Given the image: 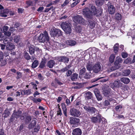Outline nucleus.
I'll return each instance as SVG.
<instances>
[{
    "instance_id": "nucleus-17",
    "label": "nucleus",
    "mask_w": 135,
    "mask_h": 135,
    "mask_svg": "<svg viewBox=\"0 0 135 135\" xmlns=\"http://www.w3.org/2000/svg\"><path fill=\"white\" fill-rule=\"evenodd\" d=\"M103 94L105 96L108 97L110 95V89L104 88L103 89Z\"/></svg>"
},
{
    "instance_id": "nucleus-49",
    "label": "nucleus",
    "mask_w": 135,
    "mask_h": 135,
    "mask_svg": "<svg viewBox=\"0 0 135 135\" xmlns=\"http://www.w3.org/2000/svg\"><path fill=\"white\" fill-rule=\"evenodd\" d=\"M72 73V71L71 70H68L66 73V75L67 76H69L71 75Z\"/></svg>"
},
{
    "instance_id": "nucleus-48",
    "label": "nucleus",
    "mask_w": 135,
    "mask_h": 135,
    "mask_svg": "<svg viewBox=\"0 0 135 135\" xmlns=\"http://www.w3.org/2000/svg\"><path fill=\"white\" fill-rule=\"evenodd\" d=\"M94 92L96 96L100 94L99 91L97 89L94 90Z\"/></svg>"
},
{
    "instance_id": "nucleus-14",
    "label": "nucleus",
    "mask_w": 135,
    "mask_h": 135,
    "mask_svg": "<svg viewBox=\"0 0 135 135\" xmlns=\"http://www.w3.org/2000/svg\"><path fill=\"white\" fill-rule=\"evenodd\" d=\"M101 70V66L99 64H97L95 65L93 67V71L97 73L100 71Z\"/></svg>"
},
{
    "instance_id": "nucleus-52",
    "label": "nucleus",
    "mask_w": 135,
    "mask_h": 135,
    "mask_svg": "<svg viewBox=\"0 0 135 135\" xmlns=\"http://www.w3.org/2000/svg\"><path fill=\"white\" fill-rule=\"evenodd\" d=\"M122 56L123 58H125L127 57L128 54L126 52H122Z\"/></svg>"
},
{
    "instance_id": "nucleus-13",
    "label": "nucleus",
    "mask_w": 135,
    "mask_h": 135,
    "mask_svg": "<svg viewBox=\"0 0 135 135\" xmlns=\"http://www.w3.org/2000/svg\"><path fill=\"white\" fill-rule=\"evenodd\" d=\"M9 10L8 9H3L0 12V16L5 17L8 15Z\"/></svg>"
},
{
    "instance_id": "nucleus-10",
    "label": "nucleus",
    "mask_w": 135,
    "mask_h": 135,
    "mask_svg": "<svg viewBox=\"0 0 135 135\" xmlns=\"http://www.w3.org/2000/svg\"><path fill=\"white\" fill-rule=\"evenodd\" d=\"M69 122L71 124H73V126L77 125L80 122V119L78 118L71 117L69 118Z\"/></svg>"
},
{
    "instance_id": "nucleus-46",
    "label": "nucleus",
    "mask_w": 135,
    "mask_h": 135,
    "mask_svg": "<svg viewBox=\"0 0 135 135\" xmlns=\"http://www.w3.org/2000/svg\"><path fill=\"white\" fill-rule=\"evenodd\" d=\"M85 68H83L81 69L80 70L79 72V75H83L85 72Z\"/></svg>"
},
{
    "instance_id": "nucleus-31",
    "label": "nucleus",
    "mask_w": 135,
    "mask_h": 135,
    "mask_svg": "<svg viewBox=\"0 0 135 135\" xmlns=\"http://www.w3.org/2000/svg\"><path fill=\"white\" fill-rule=\"evenodd\" d=\"M88 22L89 23L88 25L90 27L91 29L93 28L95 26V24L93 22L90 21H89Z\"/></svg>"
},
{
    "instance_id": "nucleus-26",
    "label": "nucleus",
    "mask_w": 135,
    "mask_h": 135,
    "mask_svg": "<svg viewBox=\"0 0 135 135\" xmlns=\"http://www.w3.org/2000/svg\"><path fill=\"white\" fill-rule=\"evenodd\" d=\"M91 73L90 72L88 73H86L83 75L84 78L86 79H90L91 77Z\"/></svg>"
},
{
    "instance_id": "nucleus-40",
    "label": "nucleus",
    "mask_w": 135,
    "mask_h": 135,
    "mask_svg": "<svg viewBox=\"0 0 135 135\" xmlns=\"http://www.w3.org/2000/svg\"><path fill=\"white\" fill-rule=\"evenodd\" d=\"M21 112L20 111H18L15 113L14 115H15V117L16 118L19 117L21 115Z\"/></svg>"
},
{
    "instance_id": "nucleus-5",
    "label": "nucleus",
    "mask_w": 135,
    "mask_h": 135,
    "mask_svg": "<svg viewBox=\"0 0 135 135\" xmlns=\"http://www.w3.org/2000/svg\"><path fill=\"white\" fill-rule=\"evenodd\" d=\"M122 59L119 56L117 57L116 60L114 63V67H112L111 70L112 71L118 69L121 66L120 63L122 62Z\"/></svg>"
},
{
    "instance_id": "nucleus-25",
    "label": "nucleus",
    "mask_w": 135,
    "mask_h": 135,
    "mask_svg": "<svg viewBox=\"0 0 135 135\" xmlns=\"http://www.w3.org/2000/svg\"><path fill=\"white\" fill-rule=\"evenodd\" d=\"M46 63V60L45 59H42L40 64L39 67L40 68L42 69L45 67Z\"/></svg>"
},
{
    "instance_id": "nucleus-63",
    "label": "nucleus",
    "mask_w": 135,
    "mask_h": 135,
    "mask_svg": "<svg viewBox=\"0 0 135 135\" xmlns=\"http://www.w3.org/2000/svg\"><path fill=\"white\" fill-rule=\"evenodd\" d=\"M122 108V107L121 105H119L117 106L116 107L115 109L117 110V111L119 109H121Z\"/></svg>"
},
{
    "instance_id": "nucleus-53",
    "label": "nucleus",
    "mask_w": 135,
    "mask_h": 135,
    "mask_svg": "<svg viewBox=\"0 0 135 135\" xmlns=\"http://www.w3.org/2000/svg\"><path fill=\"white\" fill-rule=\"evenodd\" d=\"M57 114L58 115H61L62 114L61 110L59 107L57 111Z\"/></svg>"
},
{
    "instance_id": "nucleus-9",
    "label": "nucleus",
    "mask_w": 135,
    "mask_h": 135,
    "mask_svg": "<svg viewBox=\"0 0 135 135\" xmlns=\"http://www.w3.org/2000/svg\"><path fill=\"white\" fill-rule=\"evenodd\" d=\"M73 21L76 23H83L85 22V20L80 16H75L73 19Z\"/></svg>"
},
{
    "instance_id": "nucleus-59",
    "label": "nucleus",
    "mask_w": 135,
    "mask_h": 135,
    "mask_svg": "<svg viewBox=\"0 0 135 135\" xmlns=\"http://www.w3.org/2000/svg\"><path fill=\"white\" fill-rule=\"evenodd\" d=\"M55 1H53V2H51L49 4H48L46 6V7H49L50 6H52V4H54V3H55Z\"/></svg>"
},
{
    "instance_id": "nucleus-64",
    "label": "nucleus",
    "mask_w": 135,
    "mask_h": 135,
    "mask_svg": "<svg viewBox=\"0 0 135 135\" xmlns=\"http://www.w3.org/2000/svg\"><path fill=\"white\" fill-rule=\"evenodd\" d=\"M3 43H4V44H7L8 43H9V44L8 42V40L6 39H5L3 41Z\"/></svg>"
},
{
    "instance_id": "nucleus-19",
    "label": "nucleus",
    "mask_w": 135,
    "mask_h": 135,
    "mask_svg": "<svg viewBox=\"0 0 135 135\" xmlns=\"http://www.w3.org/2000/svg\"><path fill=\"white\" fill-rule=\"evenodd\" d=\"M31 89H29L26 90H22L21 91V94L23 95H29L32 93Z\"/></svg>"
},
{
    "instance_id": "nucleus-45",
    "label": "nucleus",
    "mask_w": 135,
    "mask_h": 135,
    "mask_svg": "<svg viewBox=\"0 0 135 135\" xmlns=\"http://www.w3.org/2000/svg\"><path fill=\"white\" fill-rule=\"evenodd\" d=\"M17 74L16 79H18L22 77V74L21 73L17 72Z\"/></svg>"
},
{
    "instance_id": "nucleus-51",
    "label": "nucleus",
    "mask_w": 135,
    "mask_h": 135,
    "mask_svg": "<svg viewBox=\"0 0 135 135\" xmlns=\"http://www.w3.org/2000/svg\"><path fill=\"white\" fill-rule=\"evenodd\" d=\"M38 79L41 80H43L44 78V77L42 76L41 74H39L38 75Z\"/></svg>"
},
{
    "instance_id": "nucleus-35",
    "label": "nucleus",
    "mask_w": 135,
    "mask_h": 135,
    "mask_svg": "<svg viewBox=\"0 0 135 135\" xmlns=\"http://www.w3.org/2000/svg\"><path fill=\"white\" fill-rule=\"evenodd\" d=\"M115 57V56L113 54H112L110 56L109 58V61L111 63H112L113 62Z\"/></svg>"
},
{
    "instance_id": "nucleus-27",
    "label": "nucleus",
    "mask_w": 135,
    "mask_h": 135,
    "mask_svg": "<svg viewBox=\"0 0 135 135\" xmlns=\"http://www.w3.org/2000/svg\"><path fill=\"white\" fill-rule=\"evenodd\" d=\"M61 105L62 109L63 111V113L64 115L66 117L67 116L66 113L67 108L64 104H62Z\"/></svg>"
},
{
    "instance_id": "nucleus-58",
    "label": "nucleus",
    "mask_w": 135,
    "mask_h": 135,
    "mask_svg": "<svg viewBox=\"0 0 135 135\" xmlns=\"http://www.w3.org/2000/svg\"><path fill=\"white\" fill-rule=\"evenodd\" d=\"M0 47L2 50H3L5 49V45L4 44H0Z\"/></svg>"
},
{
    "instance_id": "nucleus-34",
    "label": "nucleus",
    "mask_w": 135,
    "mask_h": 135,
    "mask_svg": "<svg viewBox=\"0 0 135 135\" xmlns=\"http://www.w3.org/2000/svg\"><path fill=\"white\" fill-rule=\"evenodd\" d=\"M35 49L34 48V46H30L29 48V52L30 54H33L35 51Z\"/></svg>"
},
{
    "instance_id": "nucleus-32",
    "label": "nucleus",
    "mask_w": 135,
    "mask_h": 135,
    "mask_svg": "<svg viewBox=\"0 0 135 135\" xmlns=\"http://www.w3.org/2000/svg\"><path fill=\"white\" fill-rule=\"evenodd\" d=\"M122 17L121 15L119 13H117L115 15V19L117 20H120L122 18Z\"/></svg>"
},
{
    "instance_id": "nucleus-43",
    "label": "nucleus",
    "mask_w": 135,
    "mask_h": 135,
    "mask_svg": "<svg viewBox=\"0 0 135 135\" xmlns=\"http://www.w3.org/2000/svg\"><path fill=\"white\" fill-rule=\"evenodd\" d=\"M131 61V59L130 58H128L124 61V62L126 64L130 63Z\"/></svg>"
},
{
    "instance_id": "nucleus-61",
    "label": "nucleus",
    "mask_w": 135,
    "mask_h": 135,
    "mask_svg": "<svg viewBox=\"0 0 135 135\" xmlns=\"http://www.w3.org/2000/svg\"><path fill=\"white\" fill-rule=\"evenodd\" d=\"M24 9L21 8H20L18 9V12L19 13H22Z\"/></svg>"
},
{
    "instance_id": "nucleus-56",
    "label": "nucleus",
    "mask_w": 135,
    "mask_h": 135,
    "mask_svg": "<svg viewBox=\"0 0 135 135\" xmlns=\"http://www.w3.org/2000/svg\"><path fill=\"white\" fill-rule=\"evenodd\" d=\"M4 34L6 36H9L11 34V33L9 31H6L4 32Z\"/></svg>"
},
{
    "instance_id": "nucleus-21",
    "label": "nucleus",
    "mask_w": 135,
    "mask_h": 135,
    "mask_svg": "<svg viewBox=\"0 0 135 135\" xmlns=\"http://www.w3.org/2000/svg\"><path fill=\"white\" fill-rule=\"evenodd\" d=\"M55 44L57 46V48H59L60 49L65 47L66 46L65 43H59L58 42H55Z\"/></svg>"
},
{
    "instance_id": "nucleus-47",
    "label": "nucleus",
    "mask_w": 135,
    "mask_h": 135,
    "mask_svg": "<svg viewBox=\"0 0 135 135\" xmlns=\"http://www.w3.org/2000/svg\"><path fill=\"white\" fill-rule=\"evenodd\" d=\"M104 78V77H101L98 78H95L94 79L91 80V81L92 83H93L97 81L100 79L103 78Z\"/></svg>"
},
{
    "instance_id": "nucleus-23",
    "label": "nucleus",
    "mask_w": 135,
    "mask_h": 135,
    "mask_svg": "<svg viewBox=\"0 0 135 135\" xmlns=\"http://www.w3.org/2000/svg\"><path fill=\"white\" fill-rule=\"evenodd\" d=\"M6 48L8 50H11L14 49L15 46L12 43H9L6 46Z\"/></svg>"
},
{
    "instance_id": "nucleus-30",
    "label": "nucleus",
    "mask_w": 135,
    "mask_h": 135,
    "mask_svg": "<svg viewBox=\"0 0 135 135\" xmlns=\"http://www.w3.org/2000/svg\"><path fill=\"white\" fill-rule=\"evenodd\" d=\"M38 64V61L37 60H35L32 63L31 67L33 68H35L37 66Z\"/></svg>"
},
{
    "instance_id": "nucleus-12",
    "label": "nucleus",
    "mask_w": 135,
    "mask_h": 135,
    "mask_svg": "<svg viewBox=\"0 0 135 135\" xmlns=\"http://www.w3.org/2000/svg\"><path fill=\"white\" fill-rule=\"evenodd\" d=\"M91 121L94 123L100 122L102 120V118L100 115H98L96 117H93L90 118Z\"/></svg>"
},
{
    "instance_id": "nucleus-39",
    "label": "nucleus",
    "mask_w": 135,
    "mask_h": 135,
    "mask_svg": "<svg viewBox=\"0 0 135 135\" xmlns=\"http://www.w3.org/2000/svg\"><path fill=\"white\" fill-rule=\"evenodd\" d=\"M118 43L116 44L114 46V51L115 53H116L118 51Z\"/></svg>"
},
{
    "instance_id": "nucleus-24",
    "label": "nucleus",
    "mask_w": 135,
    "mask_h": 135,
    "mask_svg": "<svg viewBox=\"0 0 135 135\" xmlns=\"http://www.w3.org/2000/svg\"><path fill=\"white\" fill-rule=\"evenodd\" d=\"M78 75L76 73L73 74L70 76V79L73 81H76L78 78Z\"/></svg>"
},
{
    "instance_id": "nucleus-18",
    "label": "nucleus",
    "mask_w": 135,
    "mask_h": 135,
    "mask_svg": "<svg viewBox=\"0 0 135 135\" xmlns=\"http://www.w3.org/2000/svg\"><path fill=\"white\" fill-rule=\"evenodd\" d=\"M58 60L60 62H63L64 63H68L69 61L68 58L65 56L59 57Z\"/></svg>"
},
{
    "instance_id": "nucleus-2",
    "label": "nucleus",
    "mask_w": 135,
    "mask_h": 135,
    "mask_svg": "<svg viewBox=\"0 0 135 135\" xmlns=\"http://www.w3.org/2000/svg\"><path fill=\"white\" fill-rule=\"evenodd\" d=\"M62 28L67 34H69L72 31L71 24L68 22H64L61 24Z\"/></svg>"
},
{
    "instance_id": "nucleus-41",
    "label": "nucleus",
    "mask_w": 135,
    "mask_h": 135,
    "mask_svg": "<svg viewBox=\"0 0 135 135\" xmlns=\"http://www.w3.org/2000/svg\"><path fill=\"white\" fill-rule=\"evenodd\" d=\"M24 57L27 60H29L30 59V57L29 54L26 52L25 53Z\"/></svg>"
},
{
    "instance_id": "nucleus-42",
    "label": "nucleus",
    "mask_w": 135,
    "mask_h": 135,
    "mask_svg": "<svg viewBox=\"0 0 135 135\" xmlns=\"http://www.w3.org/2000/svg\"><path fill=\"white\" fill-rule=\"evenodd\" d=\"M20 39V37L18 36H16L15 37L14 41L16 43H18Z\"/></svg>"
},
{
    "instance_id": "nucleus-4",
    "label": "nucleus",
    "mask_w": 135,
    "mask_h": 135,
    "mask_svg": "<svg viewBox=\"0 0 135 135\" xmlns=\"http://www.w3.org/2000/svg\"><path fill=\"white\" fill-rule=\"evenodd\" d=\"M50 33L51 36L57 37L62 35V32L60 29L53 27L51 29Z\"/></svg>"
},
{
    "instance_id": "nucleus-1",
    "label": "nucleus",
    "mask_w": 135,
    "mask_h": 135,
    "mask_svg": "<svg viewBox=\"0 0 135 135\" xmlns=\"http://www.w3.org/2000/svg\"><path fill=\"white\" fill-rule=\"evenodd\" d=\"M83 14L86 17L91 18L92 17L97 13L96 9L94 6H92L90 9L85 8L83 9Z\"/></svg>"
},
{
    "instance_id": "nucleus-36",
    "label": "nucleus",
    "mask_w": 135,
    "mask_h": 135,
    "mask_svg": "<svg viewBox=\"0 0 135 135\" xmlns=\"http://www.w3.org/2000/svg\"><path fill=\"white\" fill-rule=\"evenodd\" d=\"M68 44L70 46H74L76 44V42L74 40H70L68 41Z\"/></svg>"
},
{
    "instance_id": "nucleus-16",
    "label": "nucleus",
    "mask_w": 135,
    "mask_h": 135,
    "mask_svg": "<svg viewBox=\"0 0 135 135\" xmlns=\"http://www.w3.org/2000/svg\"><path fill=\"white\" fill-rule=\"evenodd\" d=\"M55 64V61L53 60H50L47 62L46 65L49 68H52L54 66Z\"/></svg>"
},
{
    "instance_id": "nucleus-33",
    "label": "nucleus",
    "mask_w": 135,
    "mask_h": 135,
    "mask_svg": "<svg viewBox=\"0 0 135 135\" xmlns=\"http://www.w3.org/2000/svg\"><path fill=\"white\" fill-rule=\"evenodd\" d=\"M92 65L91 63H87L86 68L88 70L90 71L92 70Z\"/></svg>"
},
{
    "instance_id": "nucleus-37",
    "label": "nucleus",
    "mask_w": 135,
    "mask_h": 135,
    "mask_svg": "<svg viewBox=\"0 0 135 135\" xmlns=\"http://www.w3.org/2000/svg\"><path fill=\"white\" fill-rule=\"evenodd\" d=\"M71 65H69L68 66H66L65 68L62 69H61L60 71L62 72H64L68 70L71 67Z\"/></svg>"
},
{
    "instance_id": "nucleus-8",
    "label": "nucleus",
    "mask_w": 135,
    "mask_h": 135,
    "mask_svg": "<svg viewBox=\"0 0 135 135\" xmlns=\"http://www.w3.org/2000/svg\"><path fill=\"white\" fill-rule=\"evenodd\" d=\"M120 81V80L118 79L115 80L111 84V88H119L121 87L123 84Z\"/></svg>"
},
{
    "instance_id": "nucleus-3",
    "label": "nucleus",
    "mask_w": 135,
    "mask_h": 135,
    "mask_svg": "<svg viewBox=\"0 0 135 135\" xmlns=\"http://www.w3.org/2000/svg\"><path fill=\"white\" fill-rule=\"evenodd\" d=\"M38 40L39 42L42 43L49 41L50 38L46 31H44L43 33H42L38 37Z\"/></svg>"
},
{
    "instance_id": "nucleus-22",
    "label": "nucleus",
    "mask_w": 135,
    "mask_h": 135,
    "mask_svg": "<svg viewBox=\"0 0 135 135\" xmlns=\"http://www.w3.org/2000/svg\"><path fill=\"white\" fill-rule=\"evenodd\" d=\"M84 95L86 99H90L92 98V93L90 91H88L85 93Z\"/></svg>"
},
{
    "instance_id": "nucleus-15",
    "label": "nucleus",
    "mask_w": 135,
    "mask_h": 135,
    "mask_svg": "<svg viewBox=\"0 0 135 135\" xmlns=\"http://www.w3.org/2000/svg\"><path fill=\"white\" fill-rule=\"evenodd\" d=\"M72 133L73 135H81L82 131L80 128H76L73 130Z\"/></svg>"
},
{
    "instance_id": "nucleus-29",
    "label": "nucleus",
    "mask_w": 135,
    "mask_h": 135,
    "mask_svg": "<svg viewBox=\"0 0 135 135\" xmlns=\"http://www.w3.org/2000/svg\"><path fill=\"white\" fill-rule=\"evenodd\" d=\"M131 73L130 70H127L124 71L122 73V75L123 76H128Z\"/></svg>"
},
{
    "instance_id": "nucleus-62",
    "label": "nucleus",
    "mask_w": 135,
    "mask_h": 135,
    "mask_svg": "<svg viewBox=\"0 0 135 135\" xmlns=\"http://www.w3.org/2000/svg\"><path fill=\"white\" fill-rule=\"evenodd\" d=\"M35 100L34 102L35 103H37V102H40L41 100L39 98H35Z\"/></svg>"
},
{
    "instance_id": "nucleus-38",
    "label": "nucleus",
    "mask_w": 135,
    "mask_h": 135,
    "mask_svg": "<svg viewBox=\"0 0 135 135\" xmlns=\"http://www.w3.org/2000/svg\"><path fill=\"white\" fill-rule=\"evenodd\" d=\"M103 2V0H96V3L97 6H99L102 5Z\"/></svg>"
},
{
    "instance_id": "nucleus-11",
    "label": "nucleus",
    "mask_w": 135,
    "mask_h": 135,
    "mask_svg": "<svg viewBox=\"0 0 135 135\" xmlns=\"http://www.w3.org/2000/svg\"><path fill=\"white\" fill-rule=\"evenodd\" d=\"M83 108L86 111L89 113H94L97 111V110L94 108L93 107L84 106Z\"/></svg>"
},
{
    "instance_id": "nucleus-20",
    "label": "nucleus",
    "mask_w": 135,
    "mask_h": 135,
    "mask_svg": "<svg viewBox=\"0 0 135 135\" xmlns=\"http://www.w3.org/2000/svg\"><path fill=\"white\" fill-rule=\"evenodd\" d=\"M120 80L122 82L126 84H128L130 81V79L126 77L121 78Z\"/></svg>"
},
{
    "instance_id": "nucleus-50",
    "label": "nucleus",
    "mask_w": 135,
    "mask_h": 135,
    "mask_svg": "<svg viewBox=\"0 0 135 135\" xmlns=\"http://www.w3.org/2000/svg\"><path fill=\"white\" fill-rule=\"evenodd\" d=\"M69 2V0H65L63 4L61 5L62 7H64L67 5Z\"/></svg>"
},
{
    "instance_id": "nucleus-60",
    "label": "nucleus",
    "mask_w": 135,
    "mask_h": 135,
    "mask_svg": "<svg viewBox=\"0 0 135 135\" xmlns=\"http://www.w3.org/2000/svg\"><path fill=\"white\" fill-rule=\"evenodd\" d=\"M44 8L43 7H40L37 9V11L38 12H42Z\"/></svg>"
},
{
    "instance_id": "nucleus-7",
    "label": "nucleus",
    "mask_w": 135,
    "mask_h": 135,
    "mask_svg": "<svg viewBox=\"0 0 135 135\" xmlns=\"http://www.w3.org/2000/svg\"><path fill=\"white\" fill-rule=\"evenodd\" d=\"M69 113L71 115L75 117H78L81 114L80 111L74 108L71 109Z\"/></svg>"
},
{
    "instance_id": "nucleus-55",
    "label": "nucleus",
    "mask_w": 135,
    "mask_h": 135,
    "mask_svg": "<svg viewBox=\"0 0 135 135\" xmlns=\"http://www.w3.org/2000/svg\"><path fill=\"white\" fill-rule=\"evenodd\" d=\"M96 97L98 100H100L102 99V97L100 94L96 96Z\"/></svg>"
},
{
    "instance_id": "nucleus-44",
    "label": "nucleus",
    "mask_w": 135,
    "mask_h": 135,
    "mask_svg": "<svg viewBox=\"0 0 135 135\" xmlns=\"http://www.w3.org/2000/svg\"><path fill=\"white\" fill-rule=\"evenodd\" d=\"M79 2L80 1L79 0H77L75 2L73 3L70 5L71 7V8L73 7L79 3Z\"/></svg>"
},
{
    "instance_id": "nucleus-6",
    "label": "nucleus",
    "mask_w": 135,
    "mask_h": 135,
    "mask_svg": "<svg viewBox=\"0 0 135 135\" xmlns=\"http://www.w3.org/2000/svg\"><path fill=\"white\" fill-rule=\"evenodd\" d=\"M107 5L108 6V11L109 13L111 15L114 14L115 13V9L112 3L108 2Z\"/></svg>"
},
{
    "instance_id": "nucleus-54",
    "label": "nucleus",
    "mask_w": 135,
    "mask_h": 135,
    "mask_svg": "<svg viewBox=\"0 0 135 135\" xmlns=\"http://www.w3.org/2000/svg\"><path fill=\"white\" fill-rule=\"evenodd\" d=\"M3 31L4 32H5L7 31L8 30V27L7 26H4L3 27Z\"/></svg>"
},
{
    "instance_id": "nucleus-28",
    "label": "nucleus",
    "mask_w": 135,
    "mask_h": 135,
    "mask_svg": "<svg viewBox=\"0 0 135 135\" xmlns=\"http://www.w3.org/2000/svg\"><path fill=\"white\" fill-rule=\"evenodd\" d=\"M36 124V121L35 120H33L32 121L31 123L28 125V127L29 128L31 129Z\"/></svg>"
},
{
    "instance_id": "nucleus-57",
    "label": "nucleus",
    "mask_w": 135,
    "mask_h": 135,
    "mask_svg": "<svg viewBox=\"0 0 135 135\" xmlns=\"http://www.w3.org/2000/svg\"><path fill=\"white\" fill-rule=\"evenodd\" d=\"M104 105L105 106H107L109 105L110 103L107 100H106L104 102Z\"/></svg>"
}]
</instances>
